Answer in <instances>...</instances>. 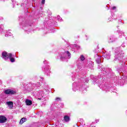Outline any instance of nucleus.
Listing matches in <instances>:
<instances>
[{"label":"nucleus","mask_w":127,"mask_h":127,"mask_svg":"<svg viewBox=\"0 0 127 127\" xmlns=\"http://www.w3.org/2000/svg\"><path fill=\"white\" fill-rule=\"evenodd\" d=\"M2 57L4 60H8V58L10 59V61L13 63L15 61L14 59L12 58V55L11 53L7 54L5 52H3L2 53Z\"/></svg>","instance_id":"f257e3e1"},{"label":"nucleus","mask_w":127,"mask_h":127,"mask_svg":"<svg viewBox=\"0 0 127 127\" xmlns=\"http://www.w3.org/2000/svg\"><path fill=\"white\" fill-rule=\"evenodd\" d=\"M70 58H71V54L69 53V51L64 52V53L62 55V56L61 57V59L62 60H64V59H70Z\"/></svg>","instance_id":"f03ea898"},{"label":"nucleus","mask_w":127,"mask_h":127,"mask_svg":"<svg viewBox=\"0 0 127 127\" xmlns=\"http://www.w3.org/2000/svg\"><path fill=\"white\" fill-rule=\"evenodd\" d=\"M4 93L6 95H13L15 94V91L10 89H7L5 90Z\"/></svg>","instance_id":"7ed1b4c3"},{"label":"nucleus","mask_w":127,"mask_h":127,"mask_svg":"<svg viewBox=\"0 0 127 127\" xmlns=\"http://www.w3.org/2000/svg\"><path fill=\"white\" fill-rule=\"evenodd\" d=\"M6 117L4 116H0V124H3L6 122Z\"/></svg>","instance_id":"20e7f679"},{"label":"nucleus","mask_w":127,"mask_h":127,"mask_svg":"<svg viewBox=\"0 0 127 127\" xmlns=\"http://www.w3.org/2000/svg\"><path fill=\"white\" fill-rule=\"evenodd\" d=\"M6 105H8V107L10 109H12L13 108V103L11 101L7 102L6 103Z\"/></svg>","instance_id":"39448f33"},{"label":"nucleus","mask_w":127,"mask_h":127,"mask_svg":"<svg viewBox=\"0 0 127 127\" xmlns=\"http://www.w3.org/2000/svg\"><path fill=\"white\" fill-rule=\"evenodd\" d=\"M25 103L27 106H30L31 105H32V101L28 99L26 100Z\"/></svg>","instance_id":"423d86ee"},{"label":"nucleus","mask_w":127,"mask_h":127,"mask_svg":"<svg viewBox=\"0 0 127 127\" xmlns=\"http://www.w3.org/2000/svg\"><path fill=\"white\" fill-rule=\"evenodd\" d=\"M64 122H68L70 121V117L69 116L65 115L64 117Z\"/></svg>","instance_id":"0eeeda50"},{"label":"nucleus","mask_w":127,"mask_h":127,"mask_svg":"<svg viewBox=\"0 0 127 127\" xmlns=\"http://www.w3.org/2000/svg\"><path fill=\"white\" fill-rule=\"evenodd\" d=\"M96 57H97V59L96 60L97 63H98V64H100V63H101V57L98 56V55H97Z\"/></svg>","instance_id":"6e6552de"},{"label":"nucleus","mask_w":127,"mask_h":127,"mask_svg":"<svg viewBox=\"0 0 127 127\" xmlns=\"http://www.w3.org/2000/svg\"><path fill=\"white\" fill-rule=\"evenodd\" d=\"M26 120H27L26 118H22L20 121L19 124L20 125H22V124H23V123L26 122Z\"/></svg>","instance_id":"1a4fd4ad"},{"label":"nucleus","mask_w":127,"mask_h":127,"mask_svg":"<svg viewBox=\"0 0 127 127\" xmlns=\"http://www.w3.org/2000/svg\"><path fill=\"white\" fill-rule=\"evenodd\" d=\"M12 35V34L10 33V32H7V34L5 35L6 37H7L8 36H11Z\"/></svg>","instance_id":"9d476101"},{"label":"nucleus","mask_w":127,"mask_h":127,"mask_svg":"<svg viewBox=\"0 0 127 127\" xmlns=\"http://www.w3.org/2000/svg\"><path fill=\"white\" fill-rule=\"evenodd\" d=\"M80 61H84L85 60V57L82 55L79 58Z\"/></svg>","instance_id":"9b49d317"},{"label":"nucleus","mask_w":127,"mask_h":127,"mask_svg":"<svg viewBox=\"0 0 127 127\" xmlns=\"http://www.w3.org/2000/svg\"><path fill=\"white\" fill-rule=\"evenodd\" d=\"M115 41V39H114V37H112L110 38L109 42H114Z\"/></svg>","instance_id":"f8f14e48"},{"label":"nucleus","mask_w":127,"mask_h":127,"mask_svg":"<svg viewBox=\"0 0 127 127\" xmlns=\"http://www.w3.org/2000/svg\"><path fill=\"white\" fill-rule=\"evenodd\" d=\"M118 33L119 35V36H121V35H124V33L123 32V31L119 30L118 31Z\"/></svg>","instance_id":"ddd939ff"},{"label":"nucleus","mask_w":127,"mask_h":127,"mask_svg":"<svg viewBox=\"0 0 127 127\" xmlns=\"http://www.w3.org/2000/svg\"><path fill=\"white\" fill-rule=\"evenodd\" d=\"M58 20L59 21H62V18L60 16H58Z\"/></svg>","instance_id":"4468645a"},{"label":"nucleus","mask_w":127,"mask_h":127,"mask_svg":"<svg viewBox=\"0 0 127 127\" xmlns=\"http://www.w3.org/2000/svg\"><path fill=\"white\" fill-rule=\"evenodd\" d=\"M3 25H0V31H1V30H2V29H3Z\"/></svg>","instance_id":"2eb2a0df"},{"label":"nucleus","mask_w":127,"mask_h":127,"mask_svg":"<svg viewBox=\"0 0 127 127\" xmlns=\"http://www.w3.org/2000/svg\"><path fill=\"white\" fill-rule=\"evenodd\" d=\"M118 57H121V54H117V55L116 54V58H118Z\"/></svg>","instance_id":"dca6fc26"},{"label":"nucleus","mask_w":127,"mask_h":127,"mask_svg":"<svg viewBox=\"0 0 127 127\" xmlns=\"http://www.w3.org/2000/svg\"><path fill=\"white\" fill-rule=\"evenodd\" d=\"M60 100H61V99H60V98H59V97H57L56 98V101H60Z\"/></svg>","instance_id":"f3484780"},{"label":"nucleus","mask_w":127,"mask_h":127,"mask_svg":"<svg viewBox=\"0 0 127 127\" xmlns=\"http://www.w3.org/2000/svg\"><path fill=\"white\" fill-rule=\"evenodd\" d=\"M41 3L42 4H44V3H45V0H42Z\"/></svg>","instance_id":"a211bd4d"},{"label":"nucleus","mask_w":127,"mask_h":127,"mask_svg":"<svg viewBox=\"0 0 127 127\" xmlns=\"http://www.w3.org/2000/svg\"><path fill=\"white\" fill-rule=\"evenodd\" d=\"M116 8H117V7H116V6H113L112 7V9H113V10L116 9Z\"/></svg>","instance_id":"6ab92c4d"},{"label":"nucleus","mask_w":127,"mask_h":127,"mask_svg":"<svg viewBox=\"0 0 127 127\" xmlns=\"http://www.w3.org/2000/svg\"><path fill=\"white\" fill-rule=\"evenodd\" d=\"M109 20L111 21L113 20V19H111L110 20V18H109Z\"/></svg>","instance_id":"aec40b11"},{"label":"nucleus","mask_w":127,"mask_h":127,"mask_svg":"<svg viewBox=\"0 0 127 127\" xmlns=\"http://www.w3.org/2000/svg\"><path fill=\"white\" fill-rule=\"evenodd\" d=\"M45 62H46V61H44V63L45 64H46V63H45Z\"/></svg>","instance_id":"412c9836"},{"label":"nucleus","mask_w":127,"mask_h":127,"mask_svg":"<svg viewBox=\"0 0 127 127\" xmlns=\"http://www.w3.org/2000/svg\"><path fill=\"white\" fill-rule=\"evenodd\" d=\"M107 58H110V56H109L107 57Z\"/></svg>","instance_id":"4be33fe9"}]
</instances>
